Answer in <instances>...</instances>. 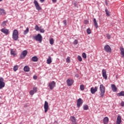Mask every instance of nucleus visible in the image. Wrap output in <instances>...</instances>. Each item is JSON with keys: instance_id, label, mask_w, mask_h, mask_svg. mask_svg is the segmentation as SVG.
<instances>
[{"instance_id": "72a5a7b5", "label": "nucleus", "mask_w": 124, "mask_h": 124, "mask_svg": "<svg viewBox=\"0 0 124 124\" xmlns=\"http://www.w3.org/2000/svg\"><path fill=\"white\" fill-rule=\"evenodd\" d=\"M78 60L79 62H82V57L80 56V55H78Z\"/></svg>"}, {"instance_id": "9d476101", "label": "nucleus", "mask_w": 124, "mask_h": 124, "mask_svg": "<svg viewBox=\"0 0 124 124\" xmlns=\"http://www.w3.org/2000/svg\"><path fill=\"white\" fill-rule=\"evenodd\" d=\"M97 90H98V87L97 86L95 87L94 88L92 87L91 88V93H92V94H94V93H95L96 92H97Z\"/></svg>"}, {"instance_id": "6e6552de", "label": "nucleus", "mask_w": 124, "mask_h": 124, "mask_svg": "<svg viewBox=\"0 0 124 124\" xmlns=\"http://www.w3.org/2000/svg\"><path fill=\"white\" fill-rule=\"evenodd\" d=\"M44 107L45 109V113H47V111H48V109H49V103H48V102L45 101Z\"/></svg>"}, {"instance_id": "6ab92c4d", "label": "nucleus", "mask_w": 124, "mask_h": 124, "mask_svg": "<svg viewBox=\"0 0 124 124\" xmlns=\"http://www.w3.org/2000/svg\"><path fill=\"white\" fill-rule=\"evenodd\" d=\"M104 124H108V122H109V118L108 117H106L104 118Z\"/></svg>"}, {"instance_id": "7c9ffc66", "label": "nucleus", "mask_w": 124, "mask_h": 124, "mask_svg": "<svg viewBox=\"0 0 124 124\" xmlns=\"http://www.w3.org/2000/svg\"><path fill=\"white\" fill-rule=\"evenodd\" d=\"M34 29L35 30V31H38L40 30L39 27H38V25H35Z\"/></svg>"}, {"instance_id": "5701e85b", "label": "nucleus", "mask_w": 124, "mask_h": 124, "mask_svg": "<svg viewBox=\"0 0 124 124\" xmlns=\"http://www.w3.org/2000/svg\"><path fill=\"white\" fill-rule=\"evenodd\" d=\"M117 96H124V91H121L117 94Z\"/></svg>"}, {"instance_id": "1a4fd4ad", "label": "nucleus", "mask_w": 124, "mask_h": 124, "mask_svg": "<svg viewBox=\"0 0 124 124\" xmlns=\"http://www.w3.org/2000/svg\"><path fill=\"white\" fill-rule=\"evenodd\" d=\"M49 87L50 90H53L55 87H56V82L55 81H53L51 83H49Z\"/></svg>"}, {"instance_id": "a19ab883", "label": "nucleus", "mask_w": 124, "mask_h": 124, "mask_svg": "<svg viewBox=\"0 0 124 124\" xmlns=\"http://www.w3.org/2000/svg\"><path fill=\"white\" fill-rule=\"evenodd\" d=\"M34 94V92L32 90L30 91V95H33Z\"/></svg>"}, {"instance_id": "de8ad7c7", "label": "nucleus", "mask_w": 124, "mask_h": 124, "mask_svg": "<svg viewBox=\"0 0 124 124\" xmlns=\"http://www.w3.org/2000/svg\"><path fill=\"white\" fill-rule=\"evenodd\" d=\"M33 79H34V80H36V79H37V77L36 76H33Z\"/></svg>"}, {"instance_id": "4be33fe9", "label": "nucleus", "mask_w": 124, "mask_h": 124, "mask_svg": "<svg viewBox=\"0 0 124 124\" xmlns=\"http://www.w3.org/2000/svg\"><path fill=\"white\" fill-rule=\"evenodd\" d=\"M31 61L32 62H37V61H38V58L36 56H33L31 58Z\"/></svg>"}, {"instance_id": "423d86ee", "label": "nucleus", "mask_w": 124, "mask_h": 124, "mask_svg": "<svg viewBox=\"0 0 124 124\" xmlns=\"http://www.w3.org/2000/svg\"><path fill=\"white\" fill-rule=\"evenodd\" d=\"M104 50L106 52H107V53H111L112 51L110 46L108 45H107L104 46Z\"/></svg>"}, {"instance_id": "dca6fc26", "label": "nucleus", "mask_w": 124, "mask_h": 124, "mask_svg": "<svg viewBox=\"0 0 124 124\" xmlns=\"http://www.w3.org/2000/svg\"><path fill=\"white\" fill-rule=\"evenodd\" d=\"M70 121L72 122V124H77V122H76V119H75V117L74 116L70 117Z\"/></svg>"}, {"instance_id": "2eb2a0df", "label": "nucleus", "mask_w": 124, "mask_h": 124, "mask_svg": "<svg viewBox=\"0 0 124 124\" xmlns=\"http://www.w3.org/2000/svg\"><path fill=\"white\" fill-rule=\"evenodd\" d=\"M4 15H6L5 10L3 8H0V16H4Z\"/></svg>"}, {"instance_id": "cd10ccee", "label": "nucleus", "mask_w": 124, "mask_h": 124, "mask_svg": "<svg viewBox=\"0 0 124 124\" xmlns=\"http://www.w3.org/2000/svg\"><path fill=\"white\" fill-rule=\"evenodd\" d=\"M86 32L88 34H91V33H92V31H91V29H87L86 30Z\"/></svg>"}, {"instance_id": "aec40b11", "label": "nucleus", "mask_w": 124, "mask_h": 124, "mask_svg": "<svg viewBox=\"0 0 124 124\" xmlns=\"http://www.w3.org/2000/svg\"><path fill=\"white\" fill-rule=\"evenodd\" d=\"M24 70L25 72H29L30 71V67L29 66H25L24 67Z\"/></svg>"}, {"instance_id": "a18cd8bd", "label": "nucleus", "mask_w": 124, "mask_h": 124, "mask_svg": "<svg viewBox=\"0 0 124 124\" xmlns=\"http://www.w3.org/2000/svg\"><path fill=\"white\" fill-rule=\"evenodd\" d=\"M75 77H76L77 78H79V75H78V74H76Z\"/></svg>"}, {"instance_id": "3c124183", "label": "nucleus", "mask_w": 124, "mask_h": 124, "mask_svg": "<svg viewBox=\"0 0 124 124\" xmlns=\"http://www.w3.org/2000/svg\"><path fill=\"white\" fill-rule=\"evenodd\" d=\"M21 1H24V0H20Z\"/></svg>"}, {"instance_id": "f03ea898", "label": "nucleus", "mask_w": 124, "mask_h": 124, "mask_svg": "<svg viewBox=\"0 0 124 124\" xmlns=\"http://www.w3.org/2000/svg\"><path fill=\"white\" fill-rule=\"evenodd\" d=\"M18 34L19 32L17 30H14L12 36L13 39L15 41H17V40H18V39L19 38Z\"/></svg>"}, {"instance_id": "79ce46f5", "label": "nucleus", "mask_w": 124, "mask_h": 124, "mask_svg": "<svg viewBox=\"0 0 124 124\" xmlns=\"http://www.w3.org/2000/svg\"><path fill=\"white\" fill-rule=\"evenodd\" d=\"M107 37L108 39H110L111 38V36L109 34H107Z\"/></svg>"}, {"instance_id": "20e7f679", "label": "nucleus", "mask_w": 124, "mask_h": 124, "mask_svg": "<svg viewBox=\"0 0 124 124\" xmlns=\"http://www.w3.org/2000/svg\"><path fill=\"white\" fill-rule=\"evenodd\" d=\"M33 3L36 7V9L38 10V11H40V10H41V7H40V6L39 5V4L38 3V2H37V0H34L33 1Z\"/></svg>"}, {"instance_id": "39448f33", "label": "nucleus", "mask_w": 124, "mask_h": 124, "mask_svg": "<svg viewBox=\"0 0 124 124\" xmlns=\"http://www.w3.org/2000/svg\"><path fill=\"white\" fill-rule=\"evenodd\" d=\"M4 81V79H3V78H0V90H1L2 88H4V86H5V83Z\"/></svg>"}, {"instance_id": "603ef678", "label": "nucleus", "mask_w": 124, "mask_h": 124, "mask_svg": "<svg viewBox=\"0 0 124 124\" xmlns=\"http://www.w3.org/2000/svg\"><path fill=\"white\" fill-rule=\"evenodd\" d=\"M1 105V103L0 102V106Z\"/></svg>"}, {"instance_id": "58836bf2", "label": "nucleus", "mask_w": 124, "mask_h": 124, "mask_svg": "<svg viewBox=\"0 0 124 124\" xmlns=\"http://www.w3.org/2000/svg\"><path fill=\"white\" fill-rule=\"evenodd\" d=\"M66 62H70V57H68L66 58Z\"/></svg>"}, {"instance_id": "c9c22d12", "label": "nucleus", "mask_w": 124, "mask_h": 124, "mask_svg": "<svg viewBox=\"0 0 124 124\" xmlns=\"http://www.w3.org/2000/svg\"><path fill=\"white\" fill-rule=\"evenodd\" d=\"M14 71H17V70H18V66L16 65L14 67Z\"/></svg>"}, {"instance_id": "4c0bfd02", "label": "nucleus", "mask_w": 124, "mask_h": 124, "mask_svg": "<svg viewBox=\"0 0 124 124\" xmlns=\"http://www.w3.org/2000/svg\"><path fill=\"white\" fill-rule=\"evenodd\" d=\"M39 31H40V32L42 33H44L45 32V30H44L43 29H40Z\"/></svg>"}, {"instance_id": "ddd939ff", "label": "nucleus", "mask_w": 124, "mask_h": 124, "mask_svg": "<svg viewBox=\"0 0 124 124\" xmlns=\"http://www.w3.org/2000/svg\"><path fill=\"white\" fill-rule=\"evenodd\" d=\"M73 83H74V80H73V79H68L67 80V84L69 87H70V86H71V85H72Z\"/></svg>"}, {"instance_id": "e433bc0d", "label": "nucleus", "mask_w": 124, "mask_h": 124, "mask_svg": "<svg viewBox=\"0 0 124 124\" xmlns=\"http://www.w3.org/2000/svg\"><path fill=\"white\" fill-rule=\"evenodd\" d=\"M34 93H36L37 92V87H33L32 90Z\"/></svg>"}, {"instance_id": "f257e3e1", "label": "nucleus", "mask_w": 124, "mask_h": 124, "mask_svg": "<svg viewBox=\"0 0 124 124\" xmlns=\"http://www.w3.org/2000/svg\"><path fill=\"white\" fill-rule=\"evenodd\" d=\"M100 97L103 98V97H104V93H105V87L103 84H101L100 85Z\"/></svg>"}, {"instance_id": "2f4dec72", "label": "nucleus", "mask_w": 124, "mask_h": 124, "mask_svg": "<svg viewBox=\"0 0 124 124\" xmlns=\"http://www.w3.org/2000/svg\"><path fill=\"white\" fill-rule=\"evenodd\" d=\"M29 28H27L26 30L23 32L24 34H27V33H29Z\"/></svg>"}, {"instance_id": "473e14b6", "label": "nucleus", "mask_w": 124, "mask_h": 124, "mask_svg": "<svg viewBox=\"0 0 124 124\" xmlns=\"http://www.w3.org/2000/svg\"><path fill=\"white\" fill-rule=\"evenodd\" d=\"M82 55L83 59H87V55L86 54V53L83 52Z\"/></svg>"}, {"instance_id": "864d4df0", "label": "nucleus", "mask_w": 124, "mask_h": 124, "mask_svg": "<svg viewBox=\"0 0 124 124\" xmlns=\"http://www.w3.org/2000/svg\"><path fill=\"white\" fill-rule=\"evenodd\" d=\"M0 1H2V0H0Z\"/></svg>"}, {"instance_id": "37998d69", "label": "nucleus", "mask_w": 124, "mask_h": 124, "mask_svg": "<svg viewBox=\"0 0 124 124\" xmlns=\"http://www.w3.org/2000/svg\"><path fill=\"white\" fill-rule=\"evenodd\" d=\"M120 105L122 107H124V101H122L121 103H120Z\"/></svg>"}, {"instance_id": "49530a36", "label": "nucleus", "mask_w": 124, "mask_h": 124, "mask_svg": "<svg viewBox=\"0 0 124 124\" xmlns=\"http://www.w3.org/2000/svg\"><path fill=\"white\" fill-rule=\"evenodd\" d=\"M52 2L56 3V2H57V0H52Z\"/></svg>"}, {"instance_id": "f8f14e48", "label": "nucleus", "mask_w": 124, "mask_h": 124, "mask_svg": "<svg viewBox=\"0 0 124 124\" xmlns=\"http://www.w3.org/2000/svg\"><path fill=\"white\" fill-rule=\"evenodd\" d=\"M102 76L105 80H107V74H106V70L103 69L102 71Z\"/></svg>"}, {"instance_id": "9b49d317", "label": "nucleus", "mask_w": 124, "mask_h": 124, "mask_svg": "<svg viewBox=\"0 0 124 124\" xmlns=\"http://www.w3.org/2000/svg\"><path fill=\"white\" fill-rule=\"evenodd\" d=\"M1 31L4 34H6V35H7L9 33V31L5 28L1 29Z\"/></svg>"}, {"instance_id": "c85d7f7f", "label": "nucleus", "mask_w": 124, "mask_h": 124, "mask_svg": "<svg viewBox=\"0 0 124 124\" xmlns=\"http://www.w3.org/2000/svg\"><path fill=\"white\" fill-rule=\"evenodd\" d=\"M7 23V21H4L2 23L1 26L5 27L6 26V24Z\"/></svg>"}, {"instance_id": "a878e982", "label": "nucleus", "mask_w": 124, "mask_h": 124, "mask_svg": "<svg viewBox=\"0 0 124 124\" xmlns=\"http://www.w3.org/2000/svg\"><path fill=\"white\" fill-rule=\"evenodd\" d=\"M83 110L87 111V110H89V106L87 105H85L83 106Z\"/></svg>"}, {"instance_id": "f3484780", "label": "nucleus", "mask_w": 124, "mask_h": 124, "mask_svg": "<svg viewBox=\"0 0 124 124\" xmlns=\"http://www.w3.org/2000/svg\"><path fill=\"white\" fill-rule=\"evenodd\" d=\"M28 55V51L24 50L21 55V58H25Z\"/></svg>"}, {"instance_id": "8fccbe9b", "label": "nucleus", "mask_w": 124, "mask_h": 124, "mask_svg": "<svg viewBox=\"0 0 124 124\" xmlns=\"http://www.w3.org/2000/svg\"><path fill=\"white\" fill-rule=\"evenodd\" d=\"M41 2H44L45 0H40Z\"/></svg>"}, {"instance_id": "09e8293b", "label": "nucleus", "mask_w": 124, "mask_h": 124, "mask_svg": "<svg viewBox=\"0 0 124 124\" xmlns=\"http://www.w3.org/2000/svg\"><path fill=\"white\" fill-rule=\"evenodd\" d=\"M88 23H89V21L88 20H85L84 21L85 24H88Z\"/></svg>"}, {"instance_id": "393cba45", "label": "nucleus", "mask_w": 124, "mask_h": 124, "mask_svg": "<svg viewBox=\"0 0 124 124\" xmlns=\"http://www.w3.org/2000/svg\"><path fill=\"white\" fill-rule=\"evenodd\" d=\"M93 23H94V26L96 28H98V25H97V22H96V19L95 18L93 19Z\"/></svg>"}, {"instance_id": "c756f323", "label": "nucleus", "mask_w": 124, "mask_h": 124, "mask_svg": "<svg viewBox=\"0 0 124 124\" xmlns=\"http://www.w3.org/2000/svg\"><path fill=\"white\" fill-rule=\"evenodd\" d=\"M49 43L51 45H53V44H54V39L53 38L50 39Z\"/></svg>"}, {"instance_id": "412c9836", "label": "nucleus", "mask_w": 124, "mask_h": 124, "mask_svg": "<svg viewBox=\"0 0 124 124\" xmlns=\"http://www.w3.org/2000/svg\"><path fill=\"white\" fill-rule=\"evenodd\" d=\"M46 62L48 64H50V63L52 62V58H51V57H48V59H47V60H46Z\"/></svg>"}, {"instance_id": "4468645a", "label": "nucleus", "mask_w": 124, "mask_h": 124, "mask_svg": "<svg viewBox=\"0 0 124 124\" xmlns=\"http://www.w3.org/2000/svg\"><path fill=\"white\" fill-rule=\"evenodd\" d=\"M122 123V117L121 115H119L117 116V120H116V124H121Z\"/></svg>"}, {"instance_id": "f704fd0d", "label": "nucleus", "mask_w": 124, "mask_h": 124, "mask_svg": "<svg viewBox=\"0 0 124 124\" xmlns=\"http://www.w3.org/2000/svg\"><path fill=\"white\" fill-rule=\"evenodd\" d=\"M80 89L81 91H84V90H85V86H84L83 85H81L80 86Z\"/></svg>"}, {"instance_id": "ea45409f", "label": "nucleus", "mask_w": 124, "mask_h": 124, "mask_svg": "<svg viewBox=\"0 0 124 124\" xmlns=\"http://www.w3.org/2000/svg\"><path fill=\"white\" fill-rule=\"evenodd\" d=\"M74 44L75 45H77V44H78V40H75V41H74Z\"/></svg>"}, {"instance_id": "7ed1b4c3", "label": "nucleus", "mask_w": 124, "mask_h": 124, "mask_svg": "<svg viewBox=\"0 0 124 124\" xmlns=\"http://www.w3.org/2000/svg\"><path fill=\"white\" fill-rule=\"evenodd\" d=\"M33 39L36 40V41H39L40 43H41L42 42V36L41 34L38 33L37 35L33 37Z\"/></svg>"}, {"instance_id": "bb28decb", "label": "nucleus", "mask_w": 124, "mask_h": 124, "mask_svg": "<svg viewBox=\"0 0 124 124\" xmlns=\"http://www.w3.org/2000/svg\"><path fill=\"white\" fill-rule=\"evenodd\" d=\"M105 12L107 16H110V13L109 12V11H108V9H107V8L105 9Z\"/></svg>"}, {"instance_id": "c03bdc74", "label": "nucleus", "mask_w": 124, "mask_h": 124, "mask_svg": "<svg viewBox=\"0 0 124 124\" xmlns=\"http://www.w3.org/2000/svg\"><path fill=\"white\" fill-rule=\"evenodd\" d=\"M63 23L64 26H66V20H63Z\"/></svg>"}, {"instance_id": "b1692460", "label": "nucleus", "mask_w": 124, "mask_h": 124, "mask_svg": "<svg viewBox=\"0 0 124 124\" xmlns=\"http://www.w3.org/2000/svg\"><path fill=\"white\" fill-rule=\"evenodd\" d=\"M10 53H11V55H12L14 56H16V52L14 49H11Z\"/></svg>"}, {"instance_id": "0eeeda50", "label": "nucleus", "mask_w": 124, "mask_h": 124, "mask_svg": "<svg viewBox=\"0 0 124 124\" xmlns=\"http://www.w3.org/2000/svg\"><path fill=\"white\" fill-rule=\"evenodd\" d=\"M82 104H83V101L82 100V99L81 98H79L77 100V107H78V108H80Z\"/></svg>"}, {"instance_id": "a211bd4d", "label": "nucleus", "mask_w": 124, "mask_h": 124, "mask_svg": "<svg viewBox=\"0 0 124 124\" xmlns=\"http://www.w3.org/2000/svg\"><path fill=\"white\" fill-rule=\"evenodd\" d=\"M111 87L112 90V92H113L114 93H116V92H117V89L115 84H111Z\"/></svg>"}]
</instances>
